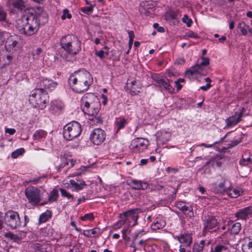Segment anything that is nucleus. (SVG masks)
Returning <instances> with one entry per match:
<instances>
[{"label":"nucleus","instance_id":"nucleus-1","mask_svg":"<svg viewBox=\"0 0 252 252\" xmlns=\"http://www.w3.org/2000/svg\"><path fill=\"white\" fill-rule=\"evenodd\" d=\"M57 84L47 79L40 80L38 88L34 89L29 95V102L34 108L44 109L49 102L48 92L55 88Z\"/></svg>","mask_w":252,"mask_h":252},{"label":"nucleus","instance_id":"nucleus-2","mask_svg":"<svg viewBox=\"0 0 252 252\" xmlns=\"http://www.w3.org/2000/svg\"><path fill=\"white\" fill-rule=\"evenodd\" d=\"M40 14L29 10L25 13L16 22V28L21 34L26 36H32L37 33L40 27Z\"/></svg>","mask_w":252,"mask_h":252},{"label":"nucleus","instance_id":"nucleus-3","mask_svg":"<svg viewBox=\"0 0 252 252\" xmlns=\"http://www.w3.org/2000/svg\"><path fill=\"white\" fill-rule=\"evenodd\" d=\"M93 81L91 73L84 69L74 72L68 79V84L72 90L78 94L87 91Z\"/></svg>","mask_w":252,"mask_h":252},{"label":"nucleus","instance_id":"nucleus-4","mask_svg":"<svg viewBox=\"0 0 252 252\" xmlns=\"http://www.w3.org/2000/svg\"><path fill=\"white\" fill-rule=\"evenodd\" d=\"M60 45L65 52L61 53L60 56L66 60H68L69 55L75 56L81 50V41L77 36L73 34L63 36L60 39Z\"/></svg>","mask_w":252,"mask_h":252},{"label":"nucleus","instance_id":"nucleus-5","mask_svg":"<svg viewBox=\"0 0 252 252\" xmlns=\"http://www.w3.org/2000/svg\"><path fill=\"white\" fill-rule=\"evenodd\" d=\"M81 101L84 104L82 109L85 114L92 116L97 114L100 109L101 104L99 99L94 94H86Z\"/></svg>","mask_w":252,"mask_h":252},{"label":"nucleus","instance_id":"nucleus-6","mask_svg":"<svg viewBox=\"0 0 252 252\" xmlns=\"http://www.w3.org/2000/svg\"><path fill=\"white\" fill-rule=\"evenodd\" d=\"M25 194L29 203L32 205L43 206L46 204V202L40 203L43 199V192L35 187L29 186L26 188Z\"/></svg>","mask_w":252,"mask_h":252},{"label":"nucleus","instance_id":"nucleus-7","mask_svg":"<svg viewBox=\"0 0 252 252\" xmlns=\"http://www.w3.org/2000/svg\"><path fill=\"white\" fill-rule=\"evenodd\" d=\"M82 131L81 125L76 121L66 124L63 128V136L66 140H72L79 136Z\"/></svg>","mask_w":252,"mask_h":252},{"label":"nucleus","instance_id":"nucleus-8","mask_svg":"<svg viewBox=\"0 0 252 252\" xmlns=\"http://www.w3.org/2000/svg\"><path fill=\"white\" fill-rule=\"evenodd\" d=\"M3 222L11 229L19 228L22 221L19 213L12 210H9L4 213Z\"/></svg>","mask_w":252,"mask_h":252},{"label":"nucleus","instance_id":"nucleus-9","mask_svg":"<svg viewBox=\"0 0 252 252\" xmlns=\"http://www.w3.org/2000/svg\"><path fill=\"white\" fill-rule=\"evenodd\" d=\"M151 78L156 82L157 86L161 90L170 94L174 93V88L170 85V81L165 76L158 73H151Z\"/></svg>","mask_w":252,"mask_h":252},{"label":"nucleus","instance_id":"nucleus-10","mask_svg":"<svg viewBox=\"0 0 252 252\" xmlns=\"http://www.w3.org/2000/svg\"><path fill=\"white\" fill-rule=\"evenodd\" d=\"M141 212V210L139 208L132 209L119 214V218H124L126 224L133 226L137 224L139 214Z\"/></svg>","mask_w":252,"mask_h":252},{"label":"nucleus","instance_id":"nucleus-11","mask_svg":"<svg viewBox=\"0 0 252 252\" xmlns=\"http://www.w3.org/2000/svg\"><path fill=\"white\" fill-rule=\"evenodd\" d=\"M228 180L222 178L220 182L212 183L210 185V190L215 194H224L229 192L230 186Z\"/></svg>","mask_w":252,"mask_h":252},{"label":"nucleus","instance_id":"nucleus-12","mask_svg":"<svg viewBox=\"0 0 252 252\" xmlns=\"http://www.w3.org/2000/svg\"><path fill=\"white\" fill-rule=\"evenodd\" d=\"M203 66L201 65L200 64H196L191 66L186 71L185 73V77L191 79L197 75H206L208 72L206 69L203 68Z\"/></svg>","mask_w":252,"mask_h":252},{"label":"nucleus","instance_id":"nucleus-13","mask_svg":"<svg viewBox=\"0 0 252 252\" xmlns=\"http://www.w3.org/2000/svg\"><path fill=\"white\" fill-rule=\"evenodd\" d=\"M149 145L148 140L137 138L133 139L130 144V148L134 153H142L147 149Z\"/></svg>","mask_w":252,"mask_h":252},{"label":"nucleus","instance_id":"nucleus-14","mask_svg":"<svg viewBox=\"0 0 252 252\" xmlns=\"http://www.w3.org/2000/svg\"><path fill=\"white\" fill-rule=\"evenodd\" d=\"M203 222V232H211V230L215 228L219 223L216 217L211 214L204 216Z\"/></svg>","mask_w":252,"mask_h":252},{"label":"nucleus","instance_id":"nucleus-15","mask_svg":"<svg viewBox=\"0 0 252 252\" xmlns=\"http://www.w3.org/2000/svg\"><path fill=\"white\" fill-rule=\"evenodd\" d=\"M106 137L105 132L101 128H95L90 135L91 141L96 145H99L104 142Z\"/></svg>","mask_w":252,"mask_h":252},{"label":"nucleus","instance_id":"nucleus-16","mask_svg":"<svg viewBox=\"0 0 252 252\" xmlns=\"http://www.w3.org/2000/svg\"><path fill=\"white\" fill-rule=\"evenodd\" d=\"M176 207L188 218H191L194 216L193 209L191 205L184 201H178L176 204Z\"/></svg>","mask_w":252,"mask_h":252},{"label":"nucleus","instance_id":"nucleus-17","mask_svg":"<svg viewBox=\"0 0 252 252\" xmlns=\"http://www.w3.org/2000/svg\"><path fill=\"white\" fill-rule=\"evenodd\" d=\"M64 105L60 100H54L51 102L49 111L54 115H59L63 112Z\"/></svg>","mask_w":252,"mask_h":252},{"label":"nucleus","instance_id":"nucleus-18","mask_svg":"<svg viewBox=\"0 0 252 252\" xmlns=\"http://www.w3.org/2000/svg\"><path fill=\"white\" fill-rule=\"evenodd\" d=\"M18 42L14 36H10L7 38L5 44V49L8 52H14L17 50Z\"/></svg>","mask_w":252,"mask_h":252},{"label":"nucleus","instance_id":"nucleus-19","mask_svg":"<svg viewBox=\"0 0 252 252\" xmlns=\"http://www.w3.org/2000/svg\"><path fill=\"white\" fill-rule=\"evenodd\" d=\"M69 182L70 184L68 187L73 191H78L83 189L86 186L84 181L77 179L71 180Z\"/></svg>","mask_w":252,"mask_h":252},{"label":"nucleus","instance_id":"nucleus-20","mask_svg":"<svg viewBox=\"0 0 252 252\" xmlns=\"http://www.w3.org/2000/svg\"><path fill=\"white\" fill-rule=\"evenodd\" d=\"M129 185L131 186L132 189L135 190H144L148 188L149 185L145 182H142L140 180H137L136 179L130 180V183Z\"/></svg>","mask_w":252,"mask_h":252},{"label":"nucleus","instance_id":"nucleus-21","mask_svg":"<svg viewBox=\"0 0 252 252\" xmlns=\"http://www.w3.org/2000/svg\"><path fill=\"white\" fill-rule=\"evenodd\" d=\"M243 116V112H241L237 114L236 113L235 115L227 118L225 120L227 126L231 127L236 125L241 121V118Z\"/></svg>","mask_w":252,"mask_h":252},{"label":"nucleus","instance_id":"nucleus-22","mask_svg":"<svg viewBox=\"0 0 252 252\" xmlns=\"http://www.w3.org/2000/svg\"><path fill=\"white\" fill-rule=\"evenodd\" d=\"M252 214V205L241 209L236 214V217L239 219L246 220L249 215Z\"/></svg>","mask_w":252,"mask_h":252},{"label":"nucleus","instance_id":"nucleus-23","mask_svg":"<svg viewBox=\"0 0 252 252\" xmlns=\"http://www.w3.org/2000/svg\"><path fill=\"white\" fill-rule=\"evenodd\" d=\"M128 89L129 90V93L131 95L137 94L138 93L140 92V84L135 80L132 81L130 82V85L128 86Z\"/></svg>","mask_w":252,"mask_h":252},{"label":"nucleus","instance_id":"nucleus-24","mask_svg":"<svg viewBox=\"0 0 252 252\" xmlns=\"http://www.w3.org/2000/svg\"><path fill=\"white\" fill-rule=\"evenodd\" d=\"M10 3L14 8L19 11L26 8V2L23 0H10Z\"/></svg>","mask_w":252,"mask_h":252},{"label":"nucleus","instance_id":"nucleus-25","mask_svg":"<svg viewBox=\"0 0 252 252\" xmlns=\"http://www.w3.org/2000/svg\"><path fill=\"white\" fill-rule=\"evenodd\" d=\"M242 249L243 252H252V238H246L244 239Z\"/></svg>","mask_w":252,"mask_h":252},{"label":"nucleus","instance_id":"nucleus-26","mask_svg":"<svg viewBox=\"0 0 252 252\" xmlns=\"http://www.w3.org/2000/svg\"><path fill=\"white\" fill-rule=\"evenodd\" d=\"M100 233V229L98 228L94 229L85 230L83 231V235L89 238L98 237V234Z\"/></svg>","mask_w":252,"mask_h":252},{"label":"nucleus","instance_id":"nucleus-27","mask_svg":"<svg viewBox=\"0 0 252 252\" xmlns=\"http://www.w3.org/2000/svg\"><path fill=\"white\" fill-rule=\"evenodd\" d=\"M52 213L50 210H47L45 212L42 213L39 218L38 223L39 224L44 223L50 219L52 217Z\"/></svg>","mask_w":252,"mask_h":252},{"label":"nucleus","instance_id":"nucleus-28","mask_svg":"<svg viewBox=\"0 0 252 252\" xmlns=\"http://www.w3.org/2000/svg\"><path fill=\"white\" fill-rule=\"evenodd\" d=\"M166 225V222L161 219L158 220L151 224V228L153 230L162 229Z\"/></svg>","mask_w":252,"mask_h":252},{"label":"nucleus","instance_id":"nucleus-29","mask_svg":"<svg viewBox=\"0 0 252 252\" xmlns=\"http://www.w3.org/2000/svg\"><path fill=\"white\" fill-rule=\"evenodd\" d=\"M181 243L185 244L189 246L192 242V237L189 233H184L181 234Z\"/></svg>","mask_w":252,"mask_h":252},{"label":"nucleus","instance_id":"nucleus-30","mask_svg":"<svg viewBox=\"0 0 252 252\" xmlns=\"http://www.w3.org/2000/svg\"><path fill=\"white\" fill-rule=\"evenodd\" d=\"M223 156L221 155H216L215 156H213L211 158V159L210 162H212V164L215 166H217V167H220L222 165V162L220 161L222 158Z\"/></svg>","mask_w":252,"mask_h":252},{"label":"nucleus","instance_id":"nucleus-31","mask_svg":"<svg viewBox=\"0 0 252 252\" xmlns=\"http://www.w3.org/2000/svg\"><path fill=\"white\" fill-rule=\"evenodd\" d=\"M4 236L5 237L12 240L15 242L19 243L22 239V234L21 233L20 234V236H19L17 234H14L12 232H6L4 234Z\"/></svg>","mask_w":252,"mask_h":252},{"label":"nucleus","instance_id":"nucleus-32","mask_svg":"<svg viewBox=\"0 0 252 252\" xmlns=\"http://www.w3.org/2000/svg\"><path fill=\"white\" fill-rule=\"evenodd\" d=\"M47 132L42 129H39L35 131L33 134V137L34 139L39 140L43 138H45L47 135Z\"/></svg>","mask_w":252,"mask_h":252},{"label":"nucleus","instance_id":"nucleus-33","mask_svg":"<svg viewBox=\"0 0 252 252\" xmlns=\"http://www.w3.org/2000/svg\"><path fill=\"white\" fill-rule=\"evenodd\" d=\"M104 49L105 51L101 50L100 51H95L94 54L96 56L98 57L101 60L105 58L106 56L108 55L109 48L107 46L104 47Z\"/></svg>","mask_w":252,"mask_h":252},{"label":"nucleus","instance_id":"nucleus-34","mask_svg":"<svg viewBox=\"0 0 252 252\" xmlns=\"http://www.w3.org/2000/svg\"><path fill=\"white\" fill-rule=\"evenodd\" d=\"M59 196V195L58 190L54 189L50 191L48 196V200L50 202H55L57 200Z\"/></svg>","mask_w":252,"mask_h":252},{"label":"nucleus","instance_id":"nucleus-35","mask_svg":"<svg viewBox=\"0 0 252 252\" xmlns=\"http://www.w3.org/2000/svg\"><path fill=\"white\" fill-rule=\"evenodd\" d=\"M241 224L240 222H236L234 223L230 230L231 233L233 234H237L239 233L241 230Z\"/></svg>","mask_w":252,"mask_h":252},{"label":"nucleus","instance_id":"nucleus-36","mask_svg":"<svg viewBox=\"0 0 252 252\" xmlns=\"http://www.w3.org/2000/svg\"><path fill=\"white\" fill-rule=\"evenodd\" d=\"M61 195L63 197H66L68 199L70 200L71 201H72L74 200L73 196L69 192H68L66 189L60 188L59 189Z\"/></svg>","mask_w":252,"mask_h":252},{"label":"nucleus","instance_id":"nucleus-37","mask_svg":"<svg viewBox=\"0 0 252 252\" xmlns=\"http://www.w3.org/2000/svg\"><path fill=\"white\" fill-rule=\"evenodd\" d=\"M247 26H248V25H246L244 22H241L238 24V29L243 35H246L248 33V30L246 28Z\"/></svg>","mask_w":252,"mask_h":252},{"label":"nucleus","instance_id":"nucleus-38","mask_svg":"<svg viewBox=\"0 0 252 252\" xmlns=\"http://www.w3.org/2000/svg\"><path fill=\"white\" fill-rule=\"evenodd\" d=\"M25 151V149L23 148L18 149L11 153V157L13 158H16L19 156L23 155Z\"/></svg>","mask_w":252,"mask_h":252},{"label":"nucleus","instance_id":"nucleus-39","mask_svg":"<svg viewBox=\"0 0 252 252\" xmlns=\"http://www.w3.org/2000/svg\"><path fill=\"white\" fill-rule=\"evenodd\" d=\"M127 123V120L124 118L120 119L119 121H117L116 123V125L117 126V131L124 128Z\"/></svg>","mask_w":252,"mask_h":252},{"label":"nucleus","instance_id":"nucleus-40","mask_svg":"<svg viewBox=\"0 0 252 252\" xmlns=\"http://www.w3.org/2000/svg\"><path fill=\"white\" fill-rule=\"evenodd\" d=\"M229 186H230L229 192H226V193L229 196L232 198H237L240 195L241 191L239 190L236 189H233L232 192H231V185L229 184Z\"/></svg>","mask_w":252,"mask_h":252},{"label":"nucleus","instance_id":"nucleus-41","mask_svg":"<svg viewBox=\"0 0 252 252\" xmlns=\"http://www.w3.org/2000/svg\"><path fill=\"white\" fill-rule=\"evenodd\" d=\"M94 6L95 4H92L90 6L82 7L81 11L86 14H90L93 12Z\"/></svg>","mask_w":252,"mask_h":252},{"label":"nucleus","instance_id":"nucleus-42","mask_svg":"<svg viewBox=\"0 0 252 252\" xmlns=\"http://www.w3.org/2000/svg\"><path fill=\"white\" fill-rule=\"evenodd\" d=\"M127 32L129 36L128 45L129 46V49H131L135 35L132 31L128 30Z\"/></svg>","mask_w":252,"mask_h":252},{"label":"nucleus","instance_id":"nucleus-43","mask_svg":"<svg viewBox=\"0 0 252 252\" xmlns=\"http://www.w3.org/2000/svg\"><path fill=\"white\" fill-rule=\"evenodd\" d=\"M80 219L83 221H92L94 219V216L92 213L86 214L83 216H82Z\"/></svg>","mask_w":252,"mask_h":252},{"label":"nucleus","instance_id":"nucleus-44","mask_svg":"<svg viewBox=\"0 0 252 252\" xmlns=\"http://www.w3.org/2000/svg\"><path fill=\"white\" fill-rule=\"evenodd\" d=\"M121 220H119L113 225V228L115 229L120 228L122 225L126 224V220L124 218H120Z\"/></svg>","mask_w":252,"mask_h":252},{"label":"nucleus","instance_id":"nucleus-45","mask_svg":"<svg viewBox=\"0 0 252 252\" xmlns=\"http://www.w3.org/2000/svg\"><path fill=\"white\" fill-rule=\"evenodd\" d=\"M185 36L187 38H193L195 39H198L200 37L197 33L191 31L186 32Z\"/></svg>","mask_w":252,"mask_h":252},{"label":"nucleus","instance_id":"nucleus-46","mask_svg":"<svg viewBox=\"0 0 252 252\" xmlns=\"http://www.w3.org/2000/svg\"><path fill=\"white\" fill-rule=\"evenodd\" d=\"M183 22L186 24L188 27H190L192 23V21L189 18L187 15H185L182 19Z\"/></svg>","mask_w":252,"mask_h":252},{"label":"nucleus","instance_id":"nucleus-47","mask_svg":"<svg viewBox=\"0 0 252 252\" xmlns=\"http://www.w3.org/2000/svg\"><path fill=\"white\" fill-rule=\"evenodd\" d=\"M203 249V244H198V243H195L193 247V252H200Z\"/></svg>","mask_w":252,"mask_h":252},{"label":"nucleus","instance_id":"nucleus-48","mask_svg":"<svg viewBox=\"0 0 252 252\" xmlns=\"http://www.w3.org/2000/svg\"><path fill=\"white\" fill-rule=\"evenodd\" d=\"M72 17V15L70 13H69V11L67 9H64L63 10V14L61 16V18L62 20H65L66 18L71 19Z\"/></svg>","mask_w":252,"mask_h":252},{"label":"nucleus","instance_id":"nucleus-49","mask_svg":"<svg viewBox=\"0 0 252 252\" xmlns=\"http://www.w3.org/2000/svg\"><path fill=\"white\" fill-rule=\"evenodd\" d=\"M251 159L250 157L245 158H244V157H243L242 159H240L239 163L241 165H247L249 164V163L251 162Z\"/></svg>","mask_w":252,"mask_h":252},{"label":"nucleus","instance_id":"nucleus-50","mask_svg":"<svg viewBox=\"0 0 252 252\" xmlns=\"http://www.w3.org/2000/svg\"><path fill=\"white\" fill-rule=\"evenodd\" d=\"M242 139L243 137H241V138H239L238 139L231 141L230 143L229 144L230 147H233L237 145L238 144L241 142Z\"/></svg>","mask_w":252,"mask_h":252},{"label":"nucleus","instance_id":"nucleus-51","mask_svg":"<svg viewBox=\"0 0 252 252\" xmlns=\"http://www.w3.org/2000/svg\"><path fill=\"white\" fill-rule=\"evenodd\" d=\"M223 138H220L219 141H216L212 144H205V143H202L200 145V146H203L206 148H211V147H212L213 146L218 144L220 143V142H221L223 141Z\"/></svg>","mask_w":252,"mask_h":252},{"label":"nucleus","instance_id":"nucleus-52","mask_svg":"<svg viewBox=\"0 0 252 252\" xmlns=\"http://www.w3.org/2000/svg\"><path fill=\"white\" fill-rule=\"evenodd\" d=\"M201 59L202 62L199 63L201 65L206 66L209 64L210 59L208 58L202 56Z\"/></svg>","mask_w":252,"mask_h":252},{"label":"nucleus","instance_id":"nucleus-53","mask_svg":"<svg viewBox=\"0 0 252 252\" xmlns=\"http://www.w3.org/2000/svg\"><path fill=\"white\" fill-rule=\"evenodd\" d=\"M226 250L225 246L221 245H217L213 251L214 252H222V251Z\"/></svg>","mask_w":252,"mask_h":252},{"label":"nucleus","instance_id":"nucleus-54","mask_svg":"<svg viewBox=\"0 0 252 252\" xmlns=\"http://www.w3.org/2000/svg\"><path fill=\"white\" fill-rule=\"evenodd\" d=\"M6 13L2 7H0V21L5 20Z\"/></svg>","mask_w":252,"mask_h":252},{"label":"nucleus","instance_id":"nucleus-55","mask_svg":"<svg viewBox=\"0 0 252 252\" xmlns=\"http://www.w3.org/2000/svg\"><path fill=\"white\" fill-rule=\"evenodd\" d=\"M45 177L44 176H40V177H36V178H33L32 179H31L29 182V183H32V184H37L38 182H39L40 180L41 179H43Z\"/></svg>","mask_w":252,"mask_h":252},{"label":"nucleus","instance_id":"nucleus-56","mask_svg":"<svg viewBox=\"0 0 252 252\" xmlns=\"http://www.w3.org/2000/svg\"><path fill=\"white\" fill-rule=\"evenodd\" d=\"M7 34V33L5 32L0 31V45L3 43Z\"/></svg>","mask_w":252,"mask_h":252},{"label":"nucleus","instance_id":"nucleus-57","mask_svg":"<svg viewBox=\"0 0 252 252\" xmlns=\"http://www.w3.org/2000/svg\"><path fill=\"white\" fill-rule=\"evenodd\" d=\"M145 234V231L142 230L139 231L138 232H136L134 234V235L133 236V241H135L138 237H141L143 234Z\"/></svg>","mask_w":252,"mask_h":252},{"label":"nucleus","instance_id":"nucleus-58","mask_svg":"<svg viewBox=\"0 0 252 252\" xmlns=\"http://www.w3.org/2000/svg\"><path fill=\"white\" fill-rule=\"evenodd\" d=\"M5 132L10 135H13L16 132V130L14 128H6L5 129Z\"/></svg>","mask_w":252,"mask_h":252},{"label":"nucleus","instance_id":"nucleus-59","mask_svg":"<svg viewBox=\"0 0 252 252\" xmlns=\"http://www.w3.org/2000/svg\"><path fill=\"white\" fill-rule=\"evenodd\" d=\"M212 85L210 83H207L205 86H202L200 87V89L204 91H208L211 87Z\"/></svg>","mask_w":252,"mask_h":252},{"label":"nucleus","instance_id":"nucleus-60","mask_svg":"<svg viewBox=\"0 0 252 252\" xmlns=\"http://www.w3.org/2000/svg\"><path fill=\"white\" fill-rule=\"evenodd\" d=\"M178 171V169L177 168H171V167H167L166 169V171L168 173L170 172H173V173H176Z\"/></svg>","mask_w":252,"mask_h":252},{"label":"nucleus","instance_id":"nucleus-61","mask_svg":"<svg viewBox=\"0 0 252 252\" xmlns=\"http://www.w3.org/2000/svg\"><path fill=\"white\" fill-rule=\"evenodd\" d=\"M29 221H30L29 218L28 217V216L25 215L24 216V222L23 226L24 227L26 226L27 224H28V223H29Z\"/></svg>","mask_w":252,"mask_h":252},{"label":"nucleus","instance_id":"nucleus-62","mask_svg":"<svg viewBox=\"0 0 252 252\" xmlns=\"http://www.w3.org/2000/svg\"><path fill=\"white\" fill-rule=\"evenodd\" d=\"M64 160L63 161V162L60 164L59 167L60 168H63L65 165L68 164V160L67 159H64Z\"/></svg>","mask_w":252,"mask_h":252},{"label":"nucleus","instance_id":"nucleus-63","mask_svg":"<svg viewBox=\"0 0 252 252\" xmlns=\"http://www.w3.org/2000/svg\"><path fill=\"white\" fill-rule=\"evenodd\" d=\"M226 229V227L225 225H224L222 227H221L220 228H218L217 230L215 229L214 230L212 231V232L217 231L219 233H220L221 232V230H224Z\"/></svg>","mask_w":252,"mask_h":252},{"label":"nucleus","instance_id":"nucleus-64","mask_svg":"<svg viewBox=\"0 0 252 252\" xmlns=\"http://www.w3.org/2000/svg\"><path fill=\"white\" fill-rule=\"evenodd\" d=\"M175 84L177 88V91H180L182 88V85L180 84V83H176V81H175Z\"/></svg>","mask_w":252,"mask_h":252}]
</instances>
